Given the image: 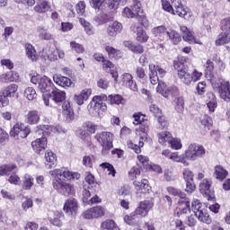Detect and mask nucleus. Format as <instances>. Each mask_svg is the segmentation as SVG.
<instances>
[{
	"label": "nucleus",
	"mask_w": 230,
	"mask_h": 230,
	"mask_svg": "<svg viewBox=\"0 0 230 230\" xmlns=\"http://www.w3.org/2000/svg\"><path fill=\"white\" fill-rule=\"evenodd\" d=\"M191 208L194 215H197V211H203L205 209L204 206H202V203L199 199H193Z\"/></svg>",
	"instance_id": "obj_60"
},
{
	"label": "nucleus",
	"mask_w": 230,
	"mask_h": 230,
	"mask_svg": "<svg viewBox=\"0 0 230 230\" xmlns=\"http://www.w3.org/2000/svg\"><path fill=\"white\" fill-rule=\"evenodd\" d=\"M121 78L123 85H126L131 91H137V84L134 82V77L130 74L125 73L121 75Z\"/></svg>",
	"instance_id": "obj_26"
},
{
	"label": "nucleus",
	"mask_w": 230,
	"mask_h": 230,
	"mask_svg": "<svg viewBox=\"0 0 230 230\" xmlns=\"http://www.w3.org/2000/svg\"><path fill=\"white\" fill-rule=\"evenodd\" d=\"M40 120V115H39V111L36 110L30 111L25 116V121L29 123V125H37Z\"/></svg>",
	"instance_id": "obj_32"
},
{
	"label": "nucleus",
	"mask_w": 230,
	"mask_h": 230,
	"mask_svg": "<svg viewBox=\"0 0 230 230\" xmlns=\"http://www.w3.org/2000/svg\"><path fill=\"white\" fill-rule=\"evenodd\" d=\"M157 137L158 143H160V145H164V146H166L172 141V138L173 137L172 136V133H170L169 131H162L157 134Z\"/></svg>",
	"instance_id": "obj_36"
},
{
	"label": "nucleus",
	"mask_w": 230,
	"mask_h": 230,
	"mask_svg": "<svg viewBox=\"0 0 230 230\" xmlns=\"http://www.w3.org/2000/svg\"><path fill=\"white\" fill-rule=\"evenodd\" d=\"M174 102L175 111H177V112H182V111H184V98L178 97L175 99Z\"/></svg>",
	"instance_id": "obj_62"
},
{
	"label": "nucleus",
	"mask_w": 230,
	"mask_h": 230,
	"mask_svg": "<svg viewBox=\"0 0 230 230\" xmlns=\"http://www.w3.org/2000/svg\"><path fill=\"white\" fill-rule=\"evenodd\" d=\"M208 101L207 102V106L208 107V111L210 112H215V109H217V97L213 94V93H208Z\"/></svg>",
	"instance_id": "obj_51"
},
{
	"label": "nucleus",
	"mask_w": 230,
	"mask_h": 230,
	"mask_svg": "<svg viewBox=\"0 0 230 230\" xmlns=\"http://www.w3.org/2000/svg\"><path fill=\"white\" fill-rule=\"evenodd\" d=\"M173 6L172 15H178L179 17H182L183 19H190L191 17V13L190 9L184 5H182V2L181 0H171Z\"/></svg>",
	"instance_id": "obj_10"
},
{
	"label": "nucleus",
	"mask_w": 230,
	"mask_h": 230,
	"mask_svg": "<svg viewBox=\"0 0 230 230\" xmlns=\"http://www.w3.org/2000/svg\"><path fill=\"white\" fill-rule=\"evenodd\" d=\"M122 31L123 25L121 24V22L115 21L109 24L106 30V33L108 37H111L112 39H114L118 35V33H121Z\"/></svg>",
	"instance_id": "obj_22"
},
{
	"label": "nucleus",
	"mask_w": 230,
	"mask_h": 230,
	"mask_svg": "<svg viewBox=\"0 0 230 230\" xmlns=\"http://www.w3.org/2000/svg\"><path fill=\"white\" fill-rule=\"evenodd\" d=\"M91 93H93L91 89H84L80 93V94H75L74 101L77 105H84V102L89 100Z\"/></svg>",
	"instance_id": "obj_28"
},
{
	"label": "nucleus",
	"mask_w": 230,
	"mask_h": 230,
	"mask_svg": "<svg viewBox=\"0 0 230 230\" xmlns=\"http://www.w3.org/2000/svg\"><path fill=\"white\" fill-rule=\"evenodd\" d=\"M37 32L39 33V37L41 40H51V39H53V35H51L49 31L44 26L37 27Z\"/></svg>",
	"instance_id": "obj_42"
},
{
	"label": "nucleus",
	"mask_w": 230,
	"mask_h": 230,
	"mask_svg": "<svg viewBox=\"0 0 230 230\" xmlns=\"http://www.w3.org/2000/svg\"><path fill=\"white\" fill-rule=\"evenodd\" d=\"M167 192L170 195H173V197H179L180 199L178 201V208L177 210L178 215H188L190 213V200L186 198V194L184 192H181V190L174 188V187H167Z\"/></svg>",
	"instance_id": "obj_3"
},
{
	"label": "nucleus",
	"mask_w": 230,
	"mask_h": 230,
	"mask_svg": "<svg viewBox=\"0 0 230 230\" xmlns=\"http://www.w3.org/2000/svg\"><path fill=\"white\" fill-rule=\"evenodd\" d=\"M57 155H55L52 151H46L45 153V164L48 168H53V166H57Z\"/></svg>",
	"instance_id": "obj_34"
},
{
	"label": "nucleus",
	"mask_w": 230,
	"mask_h": 230,
	"mask_svg": "<svg viewBox=\"0 0 230 230\" xmlns=\"http://www.w3.org/2000/svg\"><path fill=\"white\" fill-rule=\"evenodd\" d=\"M125 48H128L129 51L135 53V55H143L145 53V48L139 44H134L132 41H124Z\"/></svg>",
	"instance_id": "obj_30"
},
{
	"label": "nucleus",
	"mask_w": 230,
	"mask_h": 230,
	"mask_svg": "<svg viewBox=\"0 0 230 230\" xmlns=\"http://www.w3.org/2000/svg\"><path fill=\"white\" fill-rule=\"evenodd\" d=\"M182 175L186 182L185 191L187 193H193V191H195V182L193 181V177H195V175L193 174V172L190 170V168H184L182 170Z\"/></svg>",
	"instance_id": "obj_16"
},
{
	"label": "nucleus",
	"mask_w": 230,
	"mask_h": 230,
	"mask_svg": "<svg viewBox=\"0 0 230 230\" xmlns=\"http://www.w3.org/2000/svg\"><path fill=\"white\" fill-rule=\"evenodd\" d=\"M168 145L172 150H181V148H182V143L181 142V139L173 138V137Z\"/></svg>",
	"instance_id": "obj_58"
},
{
	"label": "nucleus",
	"mask_w": 230,
	"mask_h": 230,
	"mask_svg": "<svg viewBox=\"0 0 230 230\" xmlns=\"http://www.w3.org/2000/svg\"><path fill=\"white\" fill-rule=\"evenodd\" d=\"M65 216L63 215L62 212H54V217H49V221L52 226H56L57 227H62L63 223L62 221L64 220Z\"/></svg>",
	"instance_id": "obj_37"
},
{
	"label": "nucleus",
	"mask_w": 230,
	"mask_h": 230,
	"mask_svg": "<svg viewBox=\"0 0 230 230\" xmlns=\"http://www.w3.org/2000/svg\"><path fill=\"white\" fill-rule=\"evenodd\" d=\"M139 13H143L141 2L139 0H133L132 10L128 7H126L122 12V15L124 17H128V19H134V17H137Z\"/></svg>",
	"instance_id": "obj_12"
},
{
	"label": "nucleus",
	"mask_w": 230,
	"mask_h": 230,
	"mask_svg": "<svg viewBox=\"0 0 230 230\" xmlns=\"http://www.w3.org/2000/svg\"><path fill=\"white\" fill-rule=\"evenodd\" d=\"M49 175L53 177L52 186L58 193L65 195V197L75 194V187L71 183H67L64 181H78V179H80V173L73 172L62 167L50 171Z\"/></svg>",
	"instance_id": "obj_1"
},
{
	"label": "nucleus",
	"mask_w": 230,
	"mask_h": 230,
	"mask_svg": "<svg viewBox=\"0 0 230 230\" xmlns=\"http://www.w3.org/2000/svg\"><path fill=\"white\" fill-rule=\"evenodd\" d=\"M105 216V208L102 206L93 207L84 212V217L86 220H91L93 218H101V217Z\"/></svg>",
	"instance_id": "obj_17"
},
{
	"label": "nucleus",
	"mask_w": 230,
	"mask_h": 230,
	"mask_svg": "<svg viewBox=\"0 0 230 230\" xmlns=\"http://www.w3.org/2000/svg\"><path fill=\"white\" fill-rule=\"evenodd\" d=\"M199 191L203 194V197L208 200H213V199H215V194L213 190H211V180H202L199 183Z\"/></svg>",
	"instance_id": "obj_18"
},
{
	"label": "nucleus",
	"mask_w": 230,
	"mask_h": 230,
	"mask_svg": "<svg viewBox=\"0 0 230 230\" xmlns=\"http://www.w3.org/2000/svg\"><path fill=\"white\" fill-rule=\"evenodd\" d=\"M211 85L214 91L218 92V94L225 102L230 101V84L229 81L224 79H210Z\"/></svg>",
	"instance_id": "obj_4"
},
{
	"label": "nucleus",
	"mask_w": 230,
	"mask_h": 230,
	"mask_svg": "<svg viewBox=\"0 0 230 230\" xmlns=\"http://www.w3.org/2000/svg\"><path fill=\"white\" fill-rule=\"evenodd\" d=\"M106 4L110 10L116 11L119 6H125L127 0H108Z\"/></svg>",
	"instance_id": "obj_45"
},
{
	"label": "nucleus",
	"mask_w": 230,
	"mask_h": 230,
	"mask_svg": "<svg viewBox=\"0 0 230 230\" xmlns=\"http://www.w3.org/2000/svg\"><path fill=\"white\" fill-rule=\"evenodd\" d=\"M64 211L70 217H75L78 213V201L75 199H69L65 202Z\"/></svg>",
	"instance_id": "obj_21"
},
{
	"label": "nucleus",
	"mask_w": 230,
	"mask_h": 230,
	"mask_svg": "<svg viewBox=\"0 0 230 230\" xmlns=\"http://www.w3.org/2000/svg\"><path fill=\"white\" fill-rule=\"evenodd\" d=\"M8 98H10L9 95L4 90L0 91V105L2 107H8L10 103V99Z\"/></svg>",
	"instance_id": "obj_59"
},
{
	"label": "nucleus",
	"mask_w": 230,
	"mask_h": 230,
	"mask_svg": "<svg viewBox=\"0 0 230 230\" xmlns=\"http://www.w3.org/2000/svg\"><path fill=\"white\" fill-rule=\"evenodd\" d=\"M157 73L159 75H157ZM166 75V70L161 68L159 66L154 64L149 65V80L153 85L159 84V76L163 78Z\"/></svg>",
	"instance_id": "obj_11"
},
{
	"label": "nucleus",
	"mask_w": 230,
	"mask_h": 230,
	"mask_svg": "<svg viewBox=\"0 0 230 230\" xmlns=\"http://www.w3.org/2000/svg\"><path fill=\"white\" fill-rule=\"evenodd\" d=\"M127 145L128 148H130V150L134 151L135 154H141V148L145 146V137H140L138 146L137 144L132 143L131 140H128Z\"/></svg>",
	"instance_id": "obj_38"
},
{
	"label": "nucleus",
	"mask_w": 230,
	"mask_h": 230,
	"mask_svg": "<svg viewBox=\"0 0 230 230\" xmlns=\"http://www.w3.org/2000/svg\"><path fill=\"white\" fill-rule=\"evenodd\" d=\"M52 100L56 103H62L66 100V92L60 90L52 91Z\"/></svg>",
	"instance_id": "obj_47"
},
{
	"label": "nucleus",
	"mask_w": 230,
	"mask_h": 230,
	"mask_svg": "<svg viewBox=\"0 0 230 230\" xmlns=\"http://www.w3.org/2000/svg\"><path fill=\"white\" fill-rule=\"evenodd\" d=\"M214 175H215L216 179H217L218 181H224V179H226V177H227L228 172L221 165H217L215 167Z\"/></svg>",
	"instance_id": "obj_46"
},
{
	"label": "nucleus",
	"mask_w": 230,
	"mask_h": 230,
	"mask_svg": "<svg viewBox=\"0 0 230 230\" xmlns=\"http://www.w3.org/2000/svg\"><path fill=\"white\" fill-rule=\"evenodd\" d=\"M107 100H109L111 105H119L123 102V97L119 94L109 95Z\"/></svg>",
	"instance_id": "obj_57"
},
{
	"label": "nucleus",
	"mask_w": 230,
	"mask_h": 230,
	"mask_svg": "<svg viewBox=\"0 0 230 230\" xmlns=\"http://www.w3.org/2000/svg\"><path fill=\"white\" fill-rule=\"evenodd\" d=\"M195 217L203 224H211V217H209V214L206 212V208L200 211H196Z\"/></svg>",
	"instance_id": "obj_44"
},
{
	"label": "nucleus",
	"mask_w": 230,
	"mask_h": 230,
	"mask_svg": "<svg viewBox=\"0 0 230 230\" xmlns=\"http://www.w3.org/2000/svg\"><path fill=\"white\" fill-rule=\"evenodd\" d=\"M137 40L141 44L148 42V34L141 27H137Z\"/></svg>",
	"instance_id": "obj_49"
},
{
	"label": "nucleus",
	"mask_w": 230,
	"mask_h": 230,
	"mask_svg": "<svg viewBox=\"0 0 230 230\" xmlns=\"http://www.w3.org/2000/svg\"><path fill=\"white\" fill-rule=\"evenodd\" d=\"M70 48L73 51L78 54H82L84 53V51H85V48H84V45L76 43V41H70Z\"/></svg>",
	"instance_id": "obj_54"
},
{
	"label": "nucleus",
	"mask_w": 230,
	"mask_h": 230,
	"mask_svg": "<svg viewBox=\"0 0 230 230\" xmlns=\"http://www.w3.org/2000/svg\"><path fill=\"white\" fill-rule=\"evenodd\" d=\"M41 57H43L45 60L48 58L50 62H55V60H58V58H64L66 53L60 49H57L56 50H43Z\"/></svg>",
	"instance_id": "obj_20"
},
{
	"label": "nucleus",
	"mask_w": 230,
	"mask_h": 230,
	"mask_svg": "<svg viewBox=\"0 0 230 230\" xmlns=\"http://www.w3.org/2000/svg\"><path fill=\"white\" fill-rule=\"evenodd\" d=\"M63 116L67 123L73 121L75 119V111H73V106H71V102L69 101H65L63 105Z\"/></svg>",
	"instance_id": "obj_24"
},
{
	"label": "nucleus",
	"mask_w": 230,
	"mask_h": 230,
	"mask_svg": "<svg viewBox=\"0 0 230 230\" xmlns=\"http://www.w3.org/2000/svg\"><path fill=\"white\" fill-rule=\"evenodd\" d=\"M153 35L158 39V40H164L166 35H168V30L165 26H158L153 29Z\"/></svg>",
	"instance_id": "obj_35"
},
{
	"label": "nucleus",
	"mask_w": 230,
	"mask_h": 230,
	"mask_svg": "<svg viewBox=\"0 0 230 230\" xmlns=\"http://www.w3.org/2000/svg\"><path fill=\"white\" fill-rule=\"evenodd\" d=\"M31 84H34V85H37L38 84V88L40 91V93H42V94L49 93L51 89H53V82L49 77L46 75H32L31 78Z\"/></svg>",
	"instance_id": "obj_7"
},
{
	"label": "nucleus",
	"mask_w": 230,
	"mask_h": 230,
	"mask_svg": "<svg viewBox=\"0 0 230 230\" xmlns=\"http://www.w3.org/2000/svg\"><path fill=\"white\" fill-rule=\"evenodd\" d=\"M156 118H157L159 128H161V130H163L164 128H168V120L166 119V117H164L162 114V115H158V117H156Z\"/></svg>",
	"instance_id": "obj_63"
},
{
	"label": "nucleus",
	"mask_w": 230,
	"mask_h": 230,
	"mask_svg": "<svg viewBox=\"0 0 230 230\" xmlns=\"http://www.w3.org/2000/svg\"><path fill=\"white\" fill-rule=\"evenodd\" d=\"M36 3L34 12L37 13H46L51 10V4L46 0H36Z\"/></svg>",
	"instance_id": "obj_27"
},
{
	"label": "nucleus",
	"mask_w": 230,
	"mask_h": 230,
	"mask_svg": "<svg viewBox=\"0 0 230 230\" xmlns=\"http://www.w3.org/2000/svg\"><path fill=\"white\" fill-rule=\"evenodd\" d=\"M165 39H167L168 40H171L172 44H177L181 40V34H179V32H177L175 30H172V29L167 31Z\"/></svg>",
	"instance_id": "obj_41"
},
{
	"label": "nucleus",
	"mask_w": 230,
	"mask_h": 230,
	"mask_svg": "<svg viewBox=\"0 0 230 230\" xmlns=\"http://www.w3.org/2000/svg\"><path fill=\"white\" fill-rule=\"evenodd\" d=\"M16 171L17 165L13 164L0 166V175H10V173Z\"/></svg>",
	"instance_id": "obj_48"
},
{
	"label": "nucleus",
	"mask_w": 230,
	"mask_h": 230,
	"mask_svg": "<svg viewBox=\"0 0 230 230\" xmlns=\"http://www.w3.org/2000/svg\"><path fill=\"white\" fill-rule=\"evenodd\" d=\"M117 226L116 222L112 219H108L102 224V227L108 230H114Z\"/></svg>",
	"instance_id": "obj_64"
},
{
	"label": "nucleus",
	"mask_w": 230,
	"mask_h": 230,
	"mask_svg": "<svg viewBox=\"0 0 230 230\" xmlns=\"http://www.w3.org/2000/svg\"><path fill=\"white\" fill-rule=\"evenodd\" d=\"M173 66L178 70V77L181 82H182L184 85H191V74L184 67V64L181 61H174Z\"/></svg>",
	"instance_id": "obj_9"
},
{
	"label": "nucleus",
	"mask_w": 230,
	"mask_h": 230,
	"mask_svg": "<svg viewBox=\"0 0 230 230\" xmlns=\"http://www.w3.org/2000/svg\"><path fill=\"white\" fill-rule=\"evenodd\" d=\"M105 51L108 53V57H110V58H121V50H118L111 46H106Z\"/></svg>",
	"instance_id": "obj_50"
},
{
	"label": "nucleus",
	"mask_w": 230,
	"mask_h": 230,
	"mask_svg": "<svg viewBox=\"0 0 230 230\" xmlns=\"http://www.w3.org/2000/svg\"><path fill=\"white\" fill-rule=\"evenodd\" d=\"M53 80L55 84H57V85H59L60 87L66 88V87H71V85H73V81H71V79L66 76L54 75Z\"/></svg>",
	"instance_id": "obj_29"
},
{
	"label": "nucleus",
	"mask_w": 230,
	"mask_h": 230,
	"mask_svg": "<svg viewBox=\"0 0 230 230\" xmlns=\"http://www.w3.org/2000/svg\"><path fill=\"white\" fill-rule=\"evenodd\" d=\"M154 208V200L153 199H146L139 203V206L134 211L137 214V217L139 218L143 217H146L150 212V209Z\"/></svg>",
	"instance_id": "obj_15"
},
{
	"label": "nucleus",
	"mask_w": 230,
	"mask_h": 230,
	"mask_svg": "<svg viewBox=\"0 0 230 230\" xmlns=\"http://www.w3.org/2000/svg\"><path fill=\"white\" fill-rule=\"evenodd\" d=\"M25 53L27 58L32 62H37L39 55H37V50H35V47H33V45L30 43L25 44Z\"/></svg>",
	"instance_id": "obj_33"
},
{
	"label": "nucleus",
	"mask_w": 230,
	"mask_h": 230,
	"mask_svg": "<svg viewBox=\"0 0 230 230\" xmlns=\"http://www.w3.org/2000/svg\"><path fill=\"white\" fill-rule=\"evenodd\" d=\"M206 155V148L202 145L192 143L185 149L184 154L181 155V164L183 166H190V161H197L202 159Z\"/></svg>",
	"instance_id": "obj_2"
},
{
	"label": "nucleus",
	"mask_w": 230,
	"mask_h": 230,
	"mask_svg": "<svg viewBox=\"0 0 230 230\" xmlns=\"http://www.w3.org/2000/svg\"><path fill=\"white\" fill-rule=\"evenodd\" d=\"M37 128L38 130H36V134H39L40 136V134H42L44 137H46L45 134H57V132L60 134V132H64L62 127H60L59 125H40L37 127Z\"/></svg>",
	"instance_id": "obj_19"
},
{
	"label": "nucleus",
	"mask_w": 230,
	"mask_h": 230,
	"mask_svg": "<svg viewBox=\"0 0 230 230\" xmlns=\"http://www.w3.org/2000/svg\"><path fill=\"white\" fill-rule=\"evenodd\" d=\"M133 186L137 190H141V193H146L150 190V185H148V180L143 179L141 181H135Z\"/></svg>",
	"instance_id": "obj_39"
},
{
	"label": "nucleus",
	"mask_w": 230,
	"mask_h": 230,
	"mask_svg": "<svg viewBox=\"0 0 230 230\" xmlns=\"http://www.w3.org/2000/svg\"><path fill=\"white\" fill-rule=\"evenodd\" d=\"M31 146L36 154H40L42 150H46L48 146V138L46 137H41L31 142Z\"/></svg>",
	"instance_id": "obj_25"
},
{
	"label": "nucleus",
	"mask_w": 230,
	"mask_h": 230,
	"mask_svg": "<svg viewBox=\"0 0 230 230\" xmlns=\"http://www.w3.org/2000/svg\"><path fill=\"white\" fill-rule=\"evenodd\" d=\"M220 28L223 32L217 35L216 39V46H224L230 42V17L221 21Z\"/></svg>",
	"instance_id": "obj_6"
},
{
	"label": "nucleus",
	"mask_w": 230,
	"mask_h": 230,
	"mask_svg": "<svg viewBox=\"0 0 230 230\" xmlns=\"http://www.w3.org/2000/svg\"><path fill=\"white\" fill-rule=\"evenodd\" d=\"M113 135L111 132L103 131L100 133H96L95 139L99 142L102 149V155H107L111 149L112 148V141H113Z\"/></svg>",
	"instance_id": "obj_5"
},
{
	"label": "nucleus",
	"mask_w": 230,
	"mask_h": 230,
	"mask_svg": "<svg viewBox=\"0 0 230 230\" xmlns=\"http://www.w3.org/2000/svg\"><path fill=\"white\" fill-rule=\"evenodd\" d=\"M94 163H96V156L93 155H85L83 158V164L86 168H93Z\"/></svg>",
	"instance_id": "obj_53"
},
{
	"label": "nucleus",
	"mask_w": 230,
	"mask_h": 230,
	"mask_svg": "<svg viewBox=\"0 0 230 230\" xmlns=\"http://www.w3.org/2000/svg\"><path fill=\"white\" fill-rule=\"evenodd\" d=\"M31 128L28 126H24L22 123H16L10 131L11 137L14 139H24L30 136Z\"/></svg>",
	"instance_id": "obj_8"
},
{
	"label": "nucleus",
	"mask_w": 230,
	"mask_h": 230,
	"mask_svg": "<svg viewBox=\"0 0 230 230\" xmlns=\"http://www.w3.org/2000/svg\"><path fill=\"white\" fill-rule=\"evenodd\" d=\"M136 218H138L136 212H132L129 215L124 216V222L128 224V226H133V224H136Z\"/></svg>",
	"instance_id": "obj_61"
},
{
	"label": "nucleus",
	"mask_w": 230,
	"mask_h": 230,
	"mask_svg": "<svg viewBox=\"0 0 230 230\" xmlns=\"http://www.w3.org/2000/svg\"><path fill=\"white\" fill-rule=\"evenodd\" d=\"M94 22H96V24H98V26H102L103 24H105L107 22V14L101 13L99 14H97L96 16H94L93 18Z\"/></svg>",
	"instance_id": "obj_55"
},
{
	"label": "nucleus",
	"mask_w": 230,
	"mask_h": 230,
	"mask_svg": "<svg viewBox=\"0 0 230 230\" xmlns=\"http://www.w3.org/2000/svg\"><path fill=\"white\" fill-rule=\"evenodd\" d=\"M79 23L81 24V26L84 27V31L86 33V35L88 36L94 35V32H95L94 26H93L91 22H87L84 18H79Z\"/></svg>",
	"instance_id": "obj_40"
},
{
	"label": "nucleus",
	"mask_w": 230,
	"mask_h": 230,
	"mask_svg": "<svg viewBox=\"0 0 230 230\" xmlns=\"http://www.w3.org/2000/svg\"><path fill=\"white\" fill-rule=\"evenodd\" d=\"M162 155L166 157V159H171L173 163H181L182 164V155H179L177 152H172L169 149L162 151Z\"/></svg>",
	"instance_id": "obj_31"
},
{
	"label": "nucleus",
	"mask_w": 230,
	"mask_h": 230,
	"mask_svg": "<svg viewBox=\"0 0 230 230\" xmlns=\"http://www.w3.org/2000/svg\"><path fill=\"white\" fill-rule=\"evenodd\" d=\"M17 89H19V86H17V84H13L7 86L3 91L7 93V96H9V98H12L15 96V93H17Z\"/></svg>",
	"instance_id": "obj_56"
},
{
	"label": "nucleus",
	"mask_w": 230,
	"mask_h": 230,
	"mask_svg": "<svg viewBox=\"0 0 230 230\" xmlns=\"http://www.w3.org/2000/svg\"><path fill=\"white\" fill-rule=\"evenodd\" d=\"M24 96L29 102H33V100H37V91L33 87H27L24 90Z\"/></svg>",
	"instance_id": "obj_52"
},
{
	"label": "nucleus",
	"mask_w": 230,
	"mask_h": 230,
	"mask_svg": "<svg viewBox=\"0 0 230 230\" xmlns=\"http://www.w3.org/2000/svg\"><path fill=\"white\" fill-rule=\"evenodd\" d=\"M104 102H107V96L105 94L96 95L93 98L92 105L93 103V111L97 114H102V112L107 111V104Z\"/></svg>",
	"instance_id": "obj_14"
},
{
	"label": "nucleus",
	"mask_w": 230,
	"mask_h": 230,
	"mask_svg": "<svg viewBox=\"0 0 230 230\" xmlns=\"http://www.w3.org/2000/svg\"><path fill=\"white\" fill-rule=\"evenodd\" d=\"M180 30L183 33V40H185V42H189V44H199V46H202V41L196 40L195 36H193V32H191L188 27L181 25Z\"/></svg>",
	"instance_id": "obj_23"
},
{
	"label": "nucleus",
	"mask_w": 230,
	"mask_h": 230,
	"mask_svg": "<svg viewBox=\"0 0 230 230\" xmlns=\"http://www.w3.org/2000/svg\"><path fill=\"white\" fill-rule=\"evenodd\" d=\"M35 182V179L33 178V176L26 173L24 174L23 178H22V189L23 190H31V188L33 187V184Z\"/></svg>",
	"instance_id": "obj_43"
},
{
	"label": "nucleus",
	"mask_w": 230,
	"mask_h": 230,
	"mask_svg": "<svg viewBox=\"0 0 230 230\" xmlns=\"http://www.w3.org/2000/svg\"><path fill=\"white\" fill-rule=\"evenodd\" d=\"M156 92L162 94L164 98H168L169 96H179L180 92L179 88L175 85L168 86L164 84H158V86L156 87Z\"/></svg>",
	"instance_id": "obj_13"
}]
</instances>
